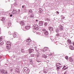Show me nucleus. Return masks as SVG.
<instances>
[{"instance_id":"obj_12","label":"nucleus","mask_w":74,"mask_h":74,"mask_svg":"<svg viewBox=\"0 0 74 74\" xmlns=\"http://www.w3.org/2000/svg\"><path fill=\"white\" fill-rule=\"evenodd\" d=\"M7 45H11V43L9 41H8L6 42Z\"/></svg>"},{"instance_id":"obj_47","label":"nucleus","mask_w":74,"mask_h":74,"mask_svg":"<svg viewBox=\"0 0 74 74\" xmlns=\"http://www.w3.org/2000/svg\"><path fill=\"white\" fill-rule=\"evenodd\" d=\"M50 39H51V40L52 41H54V39H53L50 38Z\"/></svg>"},{"instance_id":"obj_9","label":"nucleus","mask_w":74,"mask_h":74,"mask_svg":"<svg viewBox=\"0 0 74 74\" xmlns=\"http://www.w3.org/2000/svg\"><path fill=\"white\" fill-rule=\"evenodd\" d=\"M6 48L10 50L11 49V45H7L6 46Z\"/></svg>"},{"instance_id":"obj_42","label":"nucleus","mask_w":74,"mask_h":74,"mask_svg":"<svg viewBox=\"0 0 74 74\" xmlns=\"http://www.w3.org/2000/svg\"><path fill=\"white\" fill-rule=\"evenodd\" d=\"M35 49H36V51H37V50H38V49L37 48V47H35Z\"/></svg>"},{"instance_id":"obj_44","label":"nucleus","mask_w":74,"mask_h":74,"mask_svg":"<svg viewBox=\"0 0 74 74\" xmlns=\"http://www.w3.org/2000/svg\"><path fill=\"white\" fill-rule=\"evenodd\" d=\"M56 64H57L58 65H61V64L60 63H57Z\"/></svg>"},{"instance_id":"obj_15","label":"nucleus","mask_w":74,"mask_h":74,"mask_svg":"<svg viewBox=\"0 0 74 74\" xmlns=\"http://www.w3.org/2000/svg\"><path fill=\"white\" fill-rule=\"evenodd\" d=\"M30 26H27L25 27V29H26L27 30H29V29H30Z\"/></svg>"},{"instance_id":"obj_31","label":"nucleus","mask_w":74,"mask_h":74,"mask_svg":"<svg viewBox=\"0 0 74 74\" xmlns=\"http://www.w3.org/2000/svg\"><path fill=\"white\" fill-rule=\"evenodd\" d=\"M35 56L37 58H38L39 57V56H40V55L38 54H37L35 55Z\"/></svg>"},{"instance_id":"obj_35","label":"nucleus","mask_w":74,"mask_h":74,"mask_svg":"<svg viewBox=\"0 0 74 74\" xmlns=\"http://www.w3.org/2000/svg\"><path fill=\"white\" fill-rule=\"evenodd\" d=\"M68 69V67H67L65 68L62 69V70H67V69Z\"/></svg>"},{"instance_id":"obj_39","label":"nucleus","mask_w":74,"mask_h":74,"mask_svg":"<svg viewBox=\"0 0 74 74\" xmlns=\"http://www.w3.org/2000/svg\"><path fill=\"white\" fill-rule=\"evenodd\" d=\"M56 67H57V66H58V67H60V68L62 67V66H59L58 65V64H56Z\"/></svg>"},{"instance_id":"obj_32","label":"nucleus","mask_w":74,"mask_h":74,"mask_svg":"<svg viewBox=\"0 0 74 74\" xmlns=\"http://www.w3.org/2000/svg\"><path fill=\"white\" fill-rule=\"evenodd\" d=\"M34 56H35V55L34 54H31V57H34Z\"/></svg>"},{"instance_id":"obj_37","label":"nucleus","mask_w":74,"mask_h":74,"mask_svg":"<svg viewBox=\"0 0 74 74\" xmlns=\"http://www.w3.org/2000/svg\"><path fill=\"white\" fill-rule=\"evenodd\" d=\"M22 8L23 9H25V5H23L22 6Z\"/></svg>"},{"instance_id":"obj_22","label":"nucleus","mask_w":74,"mask_h":74,"mask_svg":"<svg viewBox=\"0 0 74 74\" xmlns=\"http://www.w3.org/2000/svg\"><path fill=\"white\" fill-rule=\"evenodd\" d=\"M56 69H57V70L58 71H59V70H60V67L59 66H57V67Z\"/></svg>"},{"instance_id":"obj_43","label":"nucleus","mask_w":74,"mask_h":74,"mask_svg":"<svg viewBox=\"0 0 74 74\" xmlns=\"http://www.w3.org/2000/svg\"><path fill=\"white\" fill-rule=\"evenodd\" d=\"M0 39L3 40V37L2 36H1L0 38Z\"/></svg>"},{"instance_id":"obj_53","label":"nucleus","mask_w":74,"mask_h":74,"mask_svg":"<svg viewBox=\"0 0 74 74\" xmlns=\"http://www.w3.org/2000/svg\"><path fill=\"white\" fill-rule=\"evenodd\" d=\"M15 4H13L12 5V6H13V7H14V6H15Z\"/></svg>"},{"instance_id":"obj_36","label":"nucleus","mask_w":74,"mask_h":74,"mask_svg":"<svg viewBox=\"0 0 74 74\" xmlns=\"http://www.w3.org/2000/svg\"><path fill=\"white\" fill-rule=\"evenodd\" d=\"M8 25L9 26V27H10L11 26V23H8Z\"/></svg>"},{"instance_id":"obj_6","label":"nucleus","mask_w":74,"mask_h":74,"mask_svg":"<svg viewBox=\"0 0 74 74\" xmlns=\"http://www.w3.org/2000/svg\"><path fill=\"white\" fill-rule=\"evenodd\" d=\"M44 22L42 21H40L39 23V25L41 26H43L44 25Z\"/></svg>"},{"instance_id":"obj_4","label":"nucleus","mask_w":74,"mask_h":74,"mask_svg":"<svg viewBox=\"0 0 74 74\" xmlns=\"http://www.w3.org/2000/svg\"><path fill=\"white\" fill-rule=\"evenodd\" d=\"M34 29L35 30H37L39 29V27L37 24H34L33 25Z\"/></svg>"},{"instance_id":"obj_64","label":"nucleus","mask_w":74,"mask_h":74,"mask_svg":"<svg viewBox=\"0 0 74 74\" xmlns=\"http://www.w3.org/2000/svg\"><path fill=\"white\" fill-rule=\"evenodd\" d=\"M42 51H43V52H44V50H42Z\"/></svg>"},{"instance_id":"obj_52","label":"nucleus","mask_w":74,"mask_h":74,"mask_svg":"<svg viewBox=\"0 0 74 74\" xmlns=\"http://www.w3.org/2000/svg\"><path fill=\"white\" fill-rule=\"evenodd\" d=\"M64 74H67V71H66L65 72Z\"/></svg>"},{"instance_id":"obj_30","label":"nucleus","mask_w":74,"mask_h":74,"mask_svg":"<svg viewBox=\"0 0 74 74\" xmlns=\"http://www.w3.org/2000/svg\"><path fill=\"white\" fill-rule=\"evenodd\" d=\"M21 51V52L22 53H24V52H25V50H24V49H22Z\"/></svg>"},{"instance_id":"obj_25","label":"nucleus","mask_w":74,"mask_h":74,"mask_svg":"<svg viewBox=\"0 0 74 74\" xmlns=\"http://www.w3.org/2000/svg\"><path fill=\"white\" fill-rule=\"evenodd\" d=\"M13 36L14 37V38L16 37V34L15 33L13 34Z\"/></svg>"},{"instance_id":"obj_34","label":"nucleus","mask_w":74,"mask_h":74,"mask_svg":"<svg viewBox=\"0 0 74 74\" xmlns=\"http://www.w3.org/2000/svg\"><path fill=\"white\" fill-rule=\"evenodd\" d=\"M44 25L45 26H47V25H48V23L47 22L45 23V24H44Z\"/></svg>"},{"instance_id":"obj_10","label":"nucleus","mask_w":74,"mask_h":74,"mask_svg":"<svg viewBox=\"0 0 74 74\" xmlns=\"http://www.w3.org/2000/svg\"><path fill=\"white\" fill-rule=\"evenodd\" d=\"M63 28H64V27H63V26H60L59 30L61 31H62V30H63Z\"/></svg>"},{"instance_id":"obj_50","label":"nucleus","mask_w":74,"mask_h":74,"mask_svg":"<svg viewBox=\"0 0 74 74\" xmlns=\"http://www.w3.org/2000/svg\"><path fill=\"white\" fill-rule=\"evenodd\" d=\"M12 14H11L10 15V17H12Z\"/></svg>"},{"instance_id":"obj_55","label":"nucleus","mask_w":74,"mask_h":74,"mask_svg":"<svg viewBox=\"0 0 74 74\" xmlns=\"http://www.w3.org/2000/svg\"><path fill=\"white\" fill-rule=\"evenodd\" d=\"M7 62H10V61H9V60H7Z\"/></svg>"},{"instance_id":"obj_40","label":"nucleus","mask_w":74,"mask_h":74,"mask_svg":"<svg viewBox=\"0 0 74 74\" xmlns=\"http://www.w3.org/2000/svg\"><path fill=\"white\" fill-rule=\"evenodd\" d=\"M56 36L57 37H58V36H60V34H59L58 33L56 34Z\"/></svg>"},{"instance_id":"obj_20","label":"nucleus","mask_w":74,"mask_h":74,"mask_svg":"<svg viewBox=\"0 0 74 74\" xmlns=\"http://www.w3.org/2000/svg\"><path fill=\"white\" fill-rule=\"evenodd\" d=\"M70 48L71 50H74V47H72V46H71L70 47Z\"/></svg>"},{"instance_id":"obj_62","label":"nucleus","mask_w":74,"mask_h":74,"mask_svg":"<svg viewBox=\"0 0 74 74\" xmlns=\"http://www.w3.org/2000/svg\"><path fill=\"white\" fill-rule=\"evenodd\" d=\"M12 7L11 8V9H12Z\"/></svg>"},{"instance_id":"obj_16","label":"nucleus","mask_w":74,"mask_h":74,"mask_svg":"<svg viewBox=\"0 0 74 74\" xmlns=\"http://www.w3.org/2000/svg\"><path fill=\"white\" fill-rule=\"evenodd\" d=\"M29 17L31 18H34V14H31L29 16Z\"/></svg>"},{"instance_id":"obj_2","label":"nucleus","mask_w":74,"mask_h":74,"mask_svg":"<svg viewBox=\"0 0 74 74\" xmlns=\"http://www.w3.org/2000/svg\"><path fill=\"white\" fill-rule=\"evenodd\" d=\"M23 70V71H24V72H25L27 73V74L29 73V72H30L29 69L26 67L24 68Z\"/></svg>"},{"instance_id":"obj_13","label":"nucleus","mask_w":74,"mask_h":74,"mask_svg":"<svg viewBox=\"0 0 74 74\" xmlns=\"http://www.w3.org/2000/svg\"><path fill=\"white\" fill-rule=\"evenodd\" d=\"M42 58H47V56L45 54H43L42 56Z\"/></svg>"},{"instance_id":"obj_33","label":"nucleus","mask_w":74,"mask_h":74,"mask_svg":"<svg viewBox=\"0 0 74 74\" xmlns=\"http://www.w3.org/2000/svg\"><path fill=\"white\" fill-rule=\"evenodd\" d=\"M69 60L70 62H73V58H70V59H69Z\"/></svg>"},{"instance_id":"obj_3","label":"nucleus","mask_w":74,"mask_h":74,"mask_svg":"<svg viewBox=\"0 0 74 74\" xmlns=\"http://www.w3.org/2000/svg\"><path fill=\"white\" fill-rule=\"evenodd\" d=\"M42 31L44 32V33L45 36H48V32L45 29H42Z\"/></svg>"},{"instance_id":"obj_23","label":"nucleus","mask_w":74,"mask_h":74,"mask_svg":"<svg viewBox=\"0 0 74 74\" xmlns=\"http://www.w3.org/2000/svg\"><path fill=\"white\" fill-rule=\"evenodd\" d=\"M18 52V50L17 49H15V51H14V53H15V54H16V53Z\"/></svg>"},{"instance_id":"obj_56","label":"nucleus","mask_w":74,"mask_h":74,"mask_svg":"<svg viewBox=\"0 0 74 74\" xmlns=\"http://www.w3.org/2000/svg\"><path fill=\"white\" fill-rule=\"evenodd\" d=\"M62 18H63V19H64V18H65V17H62Z\"/></svg>"},{"instance_id":"obj_19","label":"nucleus","mask_w":74,"mask_h":74,"mask_svg":"<svg viewBox=\"0 0 74 74\" xmlns=\"http://www.w3.org/2000/svg\"><path fill=\"white\" fill-rule=\"evenodd\" d=\"M48 49L47 48H45L43 49V51L45 52V51H48Z\"/></svg>"},{"instance_id":"obj_54","label":"nucleus","mask_w":74,"mask_h":74,"mask_svg":"<svg viewBox=\"0 0 74 74\" xmlns=\"http://www.w3.org/2000/svg\"><path fill=\"white\" fill-rule=\"evenodd\" d=\"M57 14H59V12L58 11L57 12Z\"/></svg>"},{"instance_id":"obj_17","label":"nucleus","mask_w":74,"mask_h":74,"mask_svg":"<svg viewBox=\"0 0 74 74\" xmlns=\"http://www.w3.org/2000/svg\"><path fill=\"white\" fill-rule=\"evenodd\" d=\"M67 42L69 43V44H71V40L70 39L67 40Z\"/></svg>"},{"instance_id":"obj_41","label":"nucleus","mask_w":74,"mask_h":74,"mask_svg":"<svg viewBox=\"0 0 74 74\" xmlns=\"http://www.w3.org/2000/svg\"><path fill=\"white\" fill-rule=\"evenodd\" d=\"M56 32L57 33H58V32H59V29H56Z\"/></svg>"},{"instance_id":"obj_46","label":"nucleus","mask_w":74,"mask_h":74,"mask_svg":"<svg viewBox=\"0 0 74 74\" xmlns=\"http://www.w3.org/2000/svg\"><path fill=\"white\" fill-rule=\"evenodd\" d=\"M66 67V66H64V67H63L62 69H65Z\"/></svg>"},{"instance_id":"obj_26","label":"nucleus","mask_w":74,"mask_h":74,"mask_svg":"<svg viewBox=\"0 0 74 74\" xmlns=\"http://www.w3.org/2000/svg\"><path fill=\"white\" fill-rule=\"evenodd\" d=\"M43 72L44 73H45V74H46V73H47V70H44L43 71Z\"/></svg>"},{"instance_id":"obj_24","label":"nucleus","mask_w":74,"mask_h":74,"mask_svg":"<svg viewBox=\"0 0 74 74\" xmlns=\"http://www.w3.org/2000/svg\"><path fill=\"white\" fill-rule=\"evenodd\" d=\"M51 21V19L49 18H47L46 19V21H47L48 22H49Z\"/></svg>"},{"instance_id":"obj_61","label":"nucleus","mask_w":74,"mask_h":74,"mask_svg":"<svg viewBox=\"0 0 74 74\" xmlns=\"http://www.w3.org/2000/svg\"><path fill=\"white\" fill-rule=\"evenodd\" d=\"M1 31L0 30V34L1 33Z\"/></svg>"},{"instance_id":"obj_58","label":"nucleus","mask_w":74,"mask_h":74,"mask_svg":"<svg viewBox=\"0 0 74 74\" xmlns=\"http://www.w3.org/2000/svg\"><path fill=\"white\" fill-rule=\"evenodd\" d=\"M37 62H40V61H38L37 60Z\"/></svg>"},{"instance_id":"obj_59","label":"nucleus","mask_w":74,"mask_h":74,"mask_svg":"<svg viewBox=\"0 0 74 74\" xmlns=\"http://www.w3.org/2000/svg\"><path fill=\"white\" fill-rule=\"evenodd\" d=\"M36 22H38V20H36Z\"/></svg>"},{"instance_id":"obj_27","label":"nucleus","mask_w":74,"mask_h":74,"mask_svg":"<svg viewBox=\"0 0 74 74\" xmlns=\"http://www.w3.org/2000/svg\"><path fill=\"white\" fill-rule=\"evenodd\" d=\"M28 13L29 14H31V13H32V10H30L28 11Z\"/></svg>"},{"instance_id":"obj_45","label":"nucleus","mask_w":74,"mask_h":74,"mask_svg":"<svg viewBox=\"0 0 74 74\" xmlns=\"http://www.w3.org/2000/svg\"><path fill=\"white\" fill-rule=\"evenodd\" d=\"M8 73H7V71H5L4 74H8Z\"/></svg>"},{"instance_id":"obj_60","label":"nucleus","mask_w":74,"mask_h":74,"mask_svg":"<svg viewBox=\"0 0 74 74\" xmlns=\"http://www.w3.org/2000/svg\"><path fill=\"white\" fill-rule=\"evenodd\" d=\"M51 55H52V54H50L49 55V56H51Z\"/></svg>"},{"instance_id":"obj_1","label":"nucleus","mask_w":74,"mask_h":74,"mask_svg":"<svg viewBox=\"0 0 74 74\" xmlns=\"http://www.w3.org/2000/svg\"><path fill=\"white\" fill-rule=\"evenodd\" d=\"M13 8V11L12 12V14H19V12L21 11L20 9L18 10V11L15 9Z\"/></svg>"},{"instance_id":"obj_29","label":"nucleus","mask_w":74,"mask_h":74,"mask_svg":"<svg viewBox=\"0 0 74 74\" xmlns=\"http://www.w3.org/2000/svg\"><path fill=\"white\" fill-rule=\"evenodd\" d=\"M2 21H5V18L4 17H2V19H1Z\"/></svg>"},{"instance_id":"obj_8","label":"nucleus","mask_w":74,"mask_h":74,"mask_svg":"<svg viewBox=\"0 0 74 74\" xmlns=\"http://www.w3.org/2000/svg\"><path fill=\"white\" fill-rule=\"evenodd\" d=\"M48 29L50 32H52L53 30V28L52 27H49Z\"/></svg>"},{"instance_id":"obj_7","label":"nucleus","mask_w":74,"mask_h":74,"mask_svg":"<svg viewBox=\"0 0 74 74\" xmlns=\"http://www.w3.org/2000/svg\"><path fill=\"white\" fill-rule=\"evenodd\" d=\"M5 71V70L4 69H2L0 70V72H1V73H2V74H4Z\"/></svg>"},{"instance_id":"obj_28","label":"nucleus","mask_w":74,"mask_h":74,"mask_svg":"<svg viewBox=\"0 0 74 74\" xmlns=\"http://www.w3.org/2000/svg\"><path fill=\"white\" fill-rule=\"evenodd\" d=\"M4 44V43L3 42H0V45H1V46L3 45V44Z\"/></svg>"},{"instance_id":"obj_5","label":"nucleus","mask_w":74,"mask_h":74,"mask_svg":"<svg viewBox=\"0 0 74 74\" xmlns=\"http://www.w3.org/2000/svg\"><path fill=\"white\" fill-rule=\"evenodd\" d=\"M34 51V49H33L32 48H30L29 50V53H33Z\"/></svg>"},{"instance_id":"obj_14","label":"nucleus","mask_w":74,"mask_h":74,"mask_svg":"<svg viewBox=\"0 0 74 74\" xmlns=\"http://www.w3.org/2000/svg\"><path fill=\"white\" fill-rule=\"evenodd\" d=\"M42 12V10L41 8H39V14H41Z\"/></svg>"},{"instance_id":"obj_48","label":"nucleus","mask_w":74,"mask_h":74,"mask_svg":"<svg viewBox=\"0 0 74 74\" xmlns=\"http://www.w3.org/2000/svg\"><path fill=\"white\" fill-rule=\"evenodd\" d=\"M65 59H66V60H67V59H68V57H65Z\"/></svg>"},{"instance_id":"obj_18","label":"nucleus","mask_w":74,"mask_h":74,"mask_svg":"<svg viewBox=\"0 0 74 74\" xmlns=\"http://www.w3.org/2000/svg\"><path fill=\"white\" fill-rule=\"evenodd\" d=\"M15 71L16 73H19L20 70L19 69H16L15 70Z\"/></svg>"},{"instance_id":"obj_21","label":"nucleus","mask_w":74,"mask_h":74,"mask_svg":"<svg viewBox=\"0 0 74 74\" xmlns=\"http://www.w3.org/2000/svg\"><path fill=\"white\" fill-rule=\"evenodd\" d=\"M36 52H37L38 53H40V51H40V50L38 49V50H36Z\"/></svg>"},{"instance_id":"obj_11","label":"nucleus","mask_w":74,"mask_h":74,"mask_svg":"<svg viewBox=\"0 0 74 74\" xmlns=\"http://www.w3.org/2000/svg\"><path fill=\"white\" fill-rule=\"evenodd\" d=\"M20 23L21 26H24L25 25V22L23 21H21L20 22Z\"/></svg>"},{"instance_id":"obj_51","label":"nucleus","mask_w":74,"mask_h":74,"mask_svg":"<svg viewBox=\"0 0 74 74\" xmlns=\"http://www.w3.org/2000/svg\"><path fill=\"white\" fill-rule=\"evenodd\" d=\"M57 43H58V42L57 41L55 42V44H56V45H57V44H58Z\"/></svg>"},{"instance_id":"obj_57","label":"nucleus","mask_w":74,"mask_h":74,"mask_svg":"<svg viewBox=\"0 0 74 74\" xmlns=\"http://www.w3.org/2000/svg\"><path fill=\"white\" fill-rule=\"evenodd\" d=\"M2 40H1V39H0V42H1V41H2Z\"/></svg>"},{"instance_id":"obj_38","label":"nucleus","mask_w":74,"mask_h":74,"mask_svg":"<svg viewBox=\"0 0 74 74\" xmlns=\"http://www.w3.org/2000/svg\"><path fill=\"white\" fill-rule=\"evenodd\" d=\"M39 5V4L38 3H35V5Z\"/></svg>"},{"instance_id":"obj_49","label":"nucleus","mask_w":74,"mask_h":74,"mask_svg":"<svg viewBox=\"0 0 74 74\" xmlns=\"http://www.w3.org/2000/svg\"><path fill=\"white\" fill-rule=\"evenodd\" d=\"M19 40H22V38H21V37H20L19 38Z\"/></svg>"},{"instance_id":"obj_63","label":"nucleus","mask_w":74,"mask_h":74,"mask_svg":"<svg viewBox=\"0 0 74 74\" xmlns=\"http://www.w3.org/2000/svg\"><path fill=\"white\" fill-rule=\"evenodd\" d=\"M73 45L74 46V43H73Z\"/></svg>"}]
</instances>
